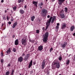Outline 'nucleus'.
Masks as SVG:
<instances>
[{"label":"nucleus","mask_w":75,"mask_h":75,"mask_svg":"<svg viewBox=\"0 0 75 75\" xmlns=\"http://www.w3.org/2000/svg\"><path fill=\"white\" fill-rule=\"evenodd\" d=\"M52 17L51 16L48 20H47V22L46 23V26L45 29L46 31L48 29V27L49 26H50V23H51V20H52Z\"/></svg>","instance_id":"obj_1"},{"label":"nucleus","mask_w":75,"mask_h":75,"mask_svg":"<svg viewBox=\"0 0 75 75\" xmlns=\"http://www.w3.org/2000/svg\"><path fill=\"white\" fill-rule=\"evenodd\" d=\"M48 35H49L48 32L46 33L45 34L43 35L44 38L43 39V42H47V39H48Z\"/></svg>","instance_id":"obj_2"},{"label":"nucleus","mask_w":75,"mask_h":75,"mask_svg":"<svg viewBox=\"0 0 75 75\" xmlns=\"http://www.w3.org/2000/svg\"><path fill=\"white\" fill-rule=\"evenodd\" d=\"M27 40L26 39V38L24 37L22 39L21 43L22 45H23L24 46L26 45L27 44Z\"/></svg>","instance_id":"obj_3"},{"label":"nucleus","mask_w":75,"mask_h":75,"mask_svg":"<svg viewBox=\"0 0 75 75\" xmlns=\"http://www.w3.org/2000/svg\"><path fill=\"white\" fill-rule=\"evenodd\" d=\"M42 17H45V16H46V14H47V12H48V11H47V10L46 9H43L42 11Z\"/></svg>","instance_id":"obj_4"},{"label":"nucleus","mask_w":75,"mask_h":75,"mask_svg":"<svg viewBox=\"0 0 75 75\" xmlns=\"http://www.w3.org/2000/svg\"><path fill=\"white\" fill-rule=\"evenodd\" d=\"M64 11L63 10L61 11L60 13V16L62 18H65V16L64 14Z\"/></svg>","instance_id":"obj_5"},{"label":"nucleus","mask_w":75,"mask_h":75,"mask_svg":"<svg viewBox=\"0 0 75 75\" xmlns=\"http://www.w3.org/2000/svg\"><path fill=\"white\" fill-rule=\"evenodd\" d=\"M54 63V65H56V66L57 68H59L60 67V64H59V62L58 61L55 62L54 61L53 62Z\"/></svg>","instance_id":"obj_6"},{"label":"nucleus","mask_w":75,"mask_h":75,"mask_svg":"<svg viewBox=\"0 0 75 75\" xmlns=\"http://www.w3.org/2000/svg\"><path fill=\"white\" fill-rule=\"evenodd\" d=\"M67 42H64L63 43H62L61 45L62 46L61 47H62V48L64 49L65 48V47L67 46Z\"/></svg>","instance_id":"obj_7"},{"label":"nucleus","mask_w":75,"mask_h":75,"mask_svg":"<svg viewBox=\"0 0 75 75\" xmlns=\"http://www.w3.org/2000/svg\"><path fill=\"white\" fill-rule=\"evenodd\" d=\"M29 57H30V54H26V56L24 58V60L25 61H26L28 60V59L29 58Z\"/></svg>","instance_id":"obj_8"},{"label":"nucleus","mask_w":75,"mask_h":75,"mask_svg":"<svg viewBox=\"0 0 75 75\" xmlns=\"http://www.w3.org/2000/svg\"><path fill=\"white\" fill-rule=\"evenodd\" d=\"M65 1V0H58V3L59 5H61Z\"/></svg>","instance_id":"obj_9"},{"label":"nucleus","mask_w":75,"mask_h":75,"mask_svg":"<svg viewBox=\"0 0 75 75\" xmlns=\"http://www.w3.org/2000/svg\"><path fill=\"white\" fill-rule=\"evenodd\" d=\"M23 61V57L21 56L20 57L18 58V62H22Z\"/></svg>","instance_id":"obj_10"},{"label":"nucleus","mask_w":75,"mask_h":75,"mask_svg":"<svg viewBox=\"0 0 75 75\" xmlns=\"http://www.w3.org/2000/svg\"><path fill=\"white\" fill-rule=\"evenodd\" d=\"M66 23H63L61 26V28L62 29H64V28H65L66 27Z\"/></svg>","instance_id":"obj_11"},{"label":"nucleus","mask_w":75,"mask_h":75,"mask_svg":"<svg viewBox=\"0 0 75 75\" xmlns=\"http://www.w3.org/2000/svg\"><path fill=\"white\" fill-rule=\"evenodd\" d=\"M45 62L44 61L42 63V69H43L45 68Z\"/></svg>","instance_id":"obj_12"},{"label":"nucleus","mask_w":75,"mask_h":75,"mask_svg":"<svg viewBox=\"0 0 75 75\" xmlns=\"http://www.w3.org/2000/svg\"><path fill=\"white\" fill-rule=\"evenodd\" d=\"M43 49V46L42 45H40L38 47V50L39 51H42Z\"/></svg>","instance_id":"obj_13"},{"label":"nucleus","mask_w":75,"mask_h":75,"mask_svg":"<svg viewBox=\"0 0 75 75\" xmlns=\"http://www.w3.org/2000/svg\"><path fill=\"white\" fill-rule=\"evenodd\" d=\"M10 52H11V48L9 47L6 51V53L8 54H10Z\"/></svg>","instance_id":"obj_14"},{"label":"nucleus","mask_w":75,"mask_h":75,"mask_svg":"<svg viewBox=\"0 0 75 75\" xmlns=\"http://www.w3.org/2000/svg\"><path fill=\"white\" fill-rule=\"evenodd\" d=\"M32 65H33V60H31L29 65L28 68H30L32 66Z\"/></svg>","instance_id":"obj_15"},{"label":"nucleus","mask_w":75,"mask_h":75,"mask_svg":"<svg viewBox=\"0 0 75 75\" xmlns=\"http://www.w3.org/2000/svg\"><path fill=\"white\" fill-rule=\"evenodd\" d=\"M18 42H19L18 39H16L15 41V45H18Z\"/></svg>","instance_id":"obj_16"},{"label":"nucleus","mask_w":75,"mask_h":75,"mask_svg":"<svg viewBox=\"0 0 75 75\" xmlns=\"http://www.w3.org/2000/svg\"><path fill=\"white\" fill-rule=\"evenodd\" d=\"M33 4H34V5L36 7H37V4H38V2L35 1H33Z\"/></svg>","instance_id":"obj_17"},{"label":"nucleus","mask_w":75,"mask_h":75,"mask_svg":"<svg viewBox=\"0 0 75 75\" xmlns=\"http://www.w3.org/2000/svg\"><path fill=\"white\" fill-rule=\"evenodd\" d=\"M75 29V26H72L70 28V31L72 32L74 31V30Z\"/></svg>","instance_id":"obj_18"},{"label":"nucleus","mask_w":75,"mask_h":75,"mask_svg":"<svg viewBox=\"0 0 75 75\" xmlns=\"http://www.w3.org/2000/svg\"><path fill=\"white\" fill-rule=\"evenodd\" d=\"M17 25V22H15L13 25L12 28H14L16 27Z\"/></svg>","instance_id":"obj_19"},{"label":"nucleus","mask_w":75,"mask_h":75,"mask_svg":"<svg viewBox=\"0 0 75 75\" xmlns=\"http://www.w3.org/2000/svg\"><path fill=\"white\" fill-rule=\"evenodd\" d=\"M19 12L21 14H24V11L23 10L21 9L19 11Z\"/></svg>","instance_id":"obj_20"},{"label":"nucleus","mask_w":75,"mask_h":75,"mask_svg":"<svg viewBox=\"0 0 75 75\" xmlns=\"http://www.w3.org/2000/svg\"><path fill=\"white\" fill-rule=\"evenodd\" d=\"M69 62H70V60H67L66 62V64L67 65H69Z\"/></svg>","instance_id":"obj_21"},{"label":"nucleus","mask_w":75,"mask_h":75,"mask_svg":"<svg viewBox=\"0 0 75 75\" xmlns=\"http://www.w3.org/2000/svg\"><path fill=\"white\" fill-rule=\"evenodd\" d=\"M35 17L34 16H33L32 17H31V20L32 21H34V18H35Z\"/></svg>","instance_id":"obj_22"},{"label":"nucleus","mask_w":75,"mask_h":75,"mask_svg":"<svg viewBox=\"0 0 75 75\" xmlns=\"http://www.w3.org/2000/svg\"><path fill=\"white\" fill-rule=\"evenodd\" d=\"M55 17H54L53 18H52V19L51 22V23H54V22L55 21Z\"/></svg>","instance_id":"obj_23"},{"label":"nucleus","mask_w":75,"mask_h":75,"mask_svg":"<svg viewBox=\"0 0 75 75\" xmlns=\"http://www.w3.org/2000/svg\"><path fill=\"white\" fill-rule=\"evenodd\" d=\"M16 51H17V50H16V48H13L12 51L14 52H16Z\"/></svg>","instance_id":"obj_24"},{"label":"nucleus","mask_w":75,"mask_h":75,"mask_svg":"<svg viewBox=\"0 0 75 75\" xmlns=\"http://www.w3.org/2000/svg\"><path fill=\"white\" fill-rule=\"evenodd\" d=\"M64 11H65V12H67L68 8H67V7H65L64 8Z\"/></svg>","instance_id":"obj_25"},{"label":"nucleus","mask_w":75,"mask_h":75,"mask_svg":"<svg viewBox=\"0 0 75 75\" xmlns=\"http://www.w3.org/2000/svg\"><path fill=\"white\" fill-rule=\"evenodd\" d=\"M9 74L10 72L8 71L6 73L5 75H9Z\"/></svg>","instance_id":"obj_26"},{"label":"nucleus","mask_w":75,"mask_h":75,"mask_svg":"<svg viewBox=\"0 0 75 75\" xmlns=\"http://www.w3.org/2000/svg\"><path fill=\"white\" fill-rule=\"evenodd\" d=\"M39 6H43V3L42 2H41L40 4L39 5Z\"/></svg>","instance_id":"obj_27"},{"label":"nucleus","mask_w":75,"mask_h":75,"mask_svg":"<svg viewBox=\"0 0 75 75\" xmlns=\"http://www.w3.org/2000/svg\"><path fill=\"white\" fill-rule=\"evenodd\" d=\"M18 3H21V1H22V2H23V1H24V0H18Z\"/></svg>","instance_id":"obj_28"},{"label":"nucleus","mask_w":75,"mask_h":75,"mask_svg":"<svg viewBox=\"0 0 75 75\" xmlns=\"http://www.w3.org/2000/svg\"><path fill=\"white\" fill-rule=\"evenodd\" d=\"M53 50V48H52V47L51 48L50 50V52H52V51Z\"/></svg>","instance_id":"obj_29"},{"label":"nucleus","mask_w":75,"mask_h":75,"mask_svg":"<svg viewBox=\"0 0 75 75\" xmlns=\"http://www.w3.org/2000/svg\"><path fill=\"white\" fill-rule=\"evenodd\" d=\"M10 66H11V63H9L7 66V67H8V68H9V67H10Z\"/></svg>","instance_id":"obj_30"},{"label":"nucleus","mask_w":75,"mask_h":75,"mask_svg":"<svg viewBox=\"0 0 75 75\" xmlns=\"http://www.w3.org/2000/svg\"><path fill=\"white\" fill-rule=\"evenodd\" d=\"M14 70H12L11 74V75H13V74H14Z\"/></svg>","instance_id":"obj_31"},{"label":"nucleus","mask_w":75,"mask_h":75,"mask_svg":"<svg viewBox=\"0 0 75 75\" xmlns=\"http://www.w3.org/2000/svg\"><path fill=\"white\" fill-rule=\"evenodd\" d=\"M17 8L16 7H14L13 8V9L14 11H16V8Z\"/></svg>","instance_id":"obj_32"},{"label":"nucleus","mask_w":75,"mask_h":75,"mask_svg":"<svg viewBox=\"0 0 75 75\" xmlns=\"http://www.w3.org/2000/svg\"><path fill=\"white\" fill-rule=\"evenodd\" d=\"M4 62V60H3V59H1V63H3Z\"/></svg>","instance_id":"obj_33"},{"label":"nucleus","mask_w":75,"mask_h":75,"mask_svg":"<svg viewBox=\"0 0 75 75\" xmlns=\"http://www.w3.org/2000/svg\"><path fill=\"white\" fill-rule=\"evenodd\" d=\"M3 20H6V16L3 17Z\"/></svg>","instance_id":"obj_34"},{"label":"nucleus","mask_w":75,"mask_h":75,"mask_svg":"<svg viewBox=\"0 0 75 75\" xmlns=\"http://www.w3.org/2000/svg\"><path fill=\"white\" fill-rule=\"evenodd\" d=\"M36 33L37 34H39V33H40V30H36Z\"/></svg>","instance_id":"obj_35"},{"label":"nucleus","mask_w":75,"mask_h":75,"mask_svg":"<svg viewBox=\"0 0 75 75\" xmlns=\"http://www.w3.org/2000/svg\"><path fill=\"white\" fill-rule=\"evenodd\" d=\"M59 61H61L62 60V57H60L59 58Z\"/></svg>","instance_id":"obj_36"},{"label":"nucleus","mask_w":75,"mask_h":75,"mask_svg":"<svg viewBox=\"0 0 75 75\" xmlns=\"http://www.w3.org/2000/svg\"><path fill=\"white\" fill-rule=\"evenodd\" d=\"M47 71H45V72H46V73H47V74H49V72H48V70H46Z\"/></svg>","instance_id":"obj_37"},{"label":"nucleus","mask_w":75,"mask_h":75,"mask_svg":"<svg viewBox=\"0 0 75 75\" xmlns=\"http://www.w3.org/2000/svg\"><path fill=\"white\" fill-rule=\"evenodd\" d=\"M59 28V26H57L56 27V29H58Z\"/></svg>","instance_id":"obj_38"},{"label":"nucleus","mask_w":75,"mask_h":75,"mask_svg":"<svg viewBox=\"0 0 75 75\" xmlns=\"http://www.w3.org/2000/svg\"><path fill=\"white\" fill-rule=\"evenodd\" d=\"M4 54H3V52H1V56H3Z\"/></svg>","instance_id":"obj_39"},{"label":"nucleus","mask_w":75,"mask_h":75,"mask_svg":"<svg viewBox=\"0 0 75 75\" xmlns=\"http://www.w3.org/2000/svg\"><path fill=\"white\" fill-rule=\"evenodd\" d=\"M50 17V15H48L47 16V18H49Z\"/></svg>","instance_id":"obj_40"},{"label":"nucleus","mask_w":75,"mask_h":75,"mask_svg":"<svg viewBox=\"0 0 75 75\" xmlns=\"http://www.w3.org/2000/svg\"><path fill=\"white\" fill-rule=\"evenodd\" d=\"M8 24H11V22L10 21H9L8 22Z\"/></svg>","instance_id":"obj_41"},{"label":"nucleus","mask_w":75,"mask_h":75,"mask_svg":"<svg viewBox=\"0 0 75 75\" xmlns=\"http://www.w3.org/2000/svg\"><path fill=\"white\" fill-rule=\"evenodd\" d=\"M6 18L7 20H8V16H6Z\"/></svg>","instance_id":"obj_42"},{"label":"nucleus","mask_w":75,"mask_h":75,"mask_svg":"<svg viewBox=\"0 0 75 75\" xmlns=\"http://www.w3.org/2000/svg\"><path fill=\"white\" fill-rule=\"evenodd\" d=\"M42 30L43 31H44V30H45V28H44V27H43Z\"/></svg>","instance_id":"obj_43"},{"label":"nucleus","mask_w":75,"mask_h":75,"mask_svg":"<svg viewBox=\"0 0 75 75\" xmlns=\"http://www.w3.org/2000/svg\"><path fill=\"white\" fill-rule=\"evenodd\" d=\"M24 55H25V54H24V53H23L22 54V57H24Z\"/></svg>","instance_id":"obj_44"},{"label":"nucleus","mask_w":75,"mask_h":75,"mask_svg":"<svg viewBox=\"0 0 75 75\" xmlns=\"http://www.w3.org/2000/svg\"><path fill=\"white\" fill-rule=\"evenodd\" d=\"M14 37H15V35H13L12 38H14Z\"/></svg>","instance_id":"obj_45"},{"label":"nucleus","mask_w":75,"mask_h":75,"mask_svg":"<svg viewBox=\"0 0 75 75\" xmlns=\"http://www.w3.org/2000/svg\"><path fill=\"white\" fill-rule=\"evenodd\" d=\"M1 3H3L4 2V0H1Z\"/></svg>","instance_id":"obj_46"},{"label":"nucleus","mask_w":75,"mask_h":75,"mask_svg":"<svg viewBox=\"0 0 75 75\" xmlns=\"http://www.w3.org/2000/svg\"><path fill=\"white\" fill-rule=\"evenodd\" d=\"M57 25L58 26L59 25V23H58L57 24Z\"/></svg>","instance_id":"obj_47"},{"label":"nucleus","mask_w":75,"mask_h":75,"mask_svg":"<svg viewBox=\"0 0 75 75\" xmlns=\"http://www.w3.org/2000/svg\"><path fill=\"white\" fill-rule=\"evenodd\" d=\"M24 8H27V6L25 5V6H24Z\"/></svg>","instance_id":"obj_48"},{"label":"nucleus","mask_w":75,"mask_h":75,"mask_svg":"<svg viewBox=\"0 0 75 75\" xmlns=\"http://www.w3.org/2000/svg\"><path fill=\"white\" fill-rule=\"evenodd\" d=\"M73 36H75V33L73 34Z\"/></svg>","instance_id":"obj_49"},{"label":"nucleus","mask_w":75,"mask_h":75,"mask_svg":"<svg viewBox=\"0 0 75 75\" xmlns=\"http://www.w3.org/2000/svg\"><path fill=\"white\" fill-rule=\"evenodd\" d=\"M11 21H14V19H11Z\"/></svg>","instance_id":"obj_50"},{"label":"nucleus","mask_w":75,"mask_h":75,"mask_svg":"<svg viewBox=\"0 0 75 75\" xmlns=\"http://www.w3.org/2000/svg\"><path fill=\"white\" fill-rule=\"evenodd\" d=\"M4 25V23H2V25H1V27H3V25Z\"/></svg>","instance_id":"obj_51"},{"label":"nucleus","mask_w":75,"mask_h":75,"mask_svg":"<svg viewBox=\"0 0 75 75\" xmlns=\"http://www.w3.org/2000/svg\"><path fill=\"white\" fill-rule=\"evenodd\" d=\"M7 12V10H5V13H6Z\"/></svg>","instance_id":"obj_52"},{"label":"nucleus","mask_w":75,"mask_h":75,"mask_svg":"<svg viewBox=\"0 0 75 75\" xmlns=\"http://www.w3.org/2000/svg\"><path fill=\"white\" fill-rule=\"evenodd\" d=\"M40 6V8H42V7L41 6Z\"/></svg>","instance_id":"obj_53"},{"label":"nucleus","mask_w":75,"mask_h":75,"mask_svg":"<svg viewBox=\"0 0 75 75\" xmlns=\"http://www.w3.org/2000/svg\"><path fill=\"white\" fill-rule=\"evenodd\" d=\"M9 10V9H8V8H7V10Z\"/></svg>","instance_id":"obj_54"},{"label":"nucleus","mask_w":75,"mask_h":75,"mask_svg":"<svg viewBox=\"0 0 75 75\" xmlns=\"http://www.w3.org/2000/svg\"><path fill=\"white\" fill-rule=\"evenodd\" d=\"M52 1H55V0H52Z\"/></svg>","instance_id":"obj_55"},{"label":"nucleus","mask_w":75,"mask_h":75,"mask_svg":"<svg viewBox=\"0 0 75 75\" xmlns=\"http://www.w3.org/2000/svg\"><path fill=\"white\" fill-rule=\"evenodd\" d=\"M70 55H71L70 54V55L69 56V57H70Z\"/></svg>","instance_id":"obj_56"},{"label":"nucleus","mask_w":75,"mask_h":75,"mask_svg":"<svg viewBox=\"0 0 75 75\" xmlns=\"http://www.w3.org/2000/svg\"><path fill=\"white\" fill-rule=\"evenodd\" d=\"M74 60H75V55H74Z\"/></svg>","instance_id":"obj_57"},{"label":"nucleus","mask_w":75,"mask_h":75,"mask_svg":"<svg viewBox=\"0 0 75 75\" xmlns=\"http://www.w3.org/2000/svg\"><path fill=\"white\" fill-rule=\"evenodd\" d=\"M46 48H47V47H45Z\"/></svg>","instance_id":"obj_58"},{"label":"nucleus","mask_w":75,"mask_h":75,"mask_svg":"<svg viewBox=\"0 0 75 75\" xmlns=\"http://www.w3.org/2000/svg\"><path fill=\"white\" fill-rule=\"evenodd\" d=\"M73 75H75V74H74Z\"/></svg>","instance_id":"obj_59"},{"label":"nucleus","mask_w":75,"mask_h":75,"mask_svg":"<svg viewBox=\"0 0 75 75\" xmlns=\"http://www.w3.org/2000/svg\"><path fill=\"white\" fill-rule=\"evenodd\" d=\"M20 75H21V74H20Z\"/></svg>","instance_id":"obj_60"},{"label":"nucleus","mask_w":75,"mask_h":75,"mask_svg":"<svg viewBox=\"0 0 75 75\" xmlns=\"http://www.w3.org/2000/svg\"><path fill=\"white\" fill-rule=\"evenodd\" d=\"M46 1H47V0H46Z\"/></svg>","instance_id":"obj_61"},{"label":"nucleus","mask_w":75,"mask_h":75,"mask_svg":"<svg viewBox=\"0 0 75 75\" xmlns=\"http://www.w3.org/2000/svg\"><path fill=\"white\" fill-rule=\"evenodd\" d=\"M4 30H5V29H4Z\"/></svg>","instance_id":"obj_62"}]
</instances>
